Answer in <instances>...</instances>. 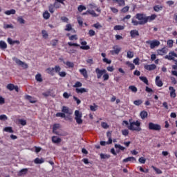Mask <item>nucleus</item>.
<instances>
[{
  "mask_svg": "<svg viewBox=\"0 0 177 177\" xmlns=\"http://www.w3.org/2000/svg\"><path fill=\"white\" fill-rule=\"evenodd\" d=\"M95 74L97 80H100L102 77L104 81H108L109 78H110V76L109 75V73H107V71L106 69L96 68Z\"/></svg>",
  "mask_w": 177,
  "mask_h": 177,
  "instance_id": "f257e3e1",
  "label": "nucleus"
},
{
  "mask_svg": "<svg viewBox=\"0 0 177 177\" xmlns=\"http://www.w3.org/2000/svg\"><path fill=\"white\" fill-rule=\"evenodd\" d=\"M140 125H142V123L139 120L131 122L128 126V129L130 131H136V132H140V131H142Z\"/></svg>",
  "mask_w": 177,
  "mask_h": 177,
  "instance_id": "f03ea898",
  "label": "nucleus"
},
{
  "mask_svg": "<svg viewBox=\"0 0 177 177\" xmlns=\"http://www.w3.org/2000/svg\"><path fill=\"white\" fill-rule=\"evenodd\" d=\"M75 120L79 125H81L82 124V113L80 112V111L76 110L75 111Z\"/></svg>",
  "mask_w": 177,
  "mask_h": 177,
  "instance_id": "7ed1b4c3",
  "label": "nucleus"
},
{
  "mask_svg": "<svg viewBox=\"0 0 177 177\" xmlns=\"http://www.w3.org/2000/svg\"><path fill=\"white\" fill-rule=\"evenodd\" d=\"M146 44H147V45H150V48L151 49H154V48H157L158 46H160V42L158 40H148L146 41Z\"/></svg>",
  "mask_w": 177,
  "mask_h": 177,
  "instance_id": "20e7f679",
  "label": "nucleus"
},
{
  "mask_svg": "<svg viewBox=\"0 0 177 177\" xmlns=\"http://www.w3.org/2000/svg\"><path fill=\"white\" fill-rule=\"evenodd\" d=\"M136 19L139 20L140 22L142 23V25H145L146 23H147V16L145 14H136Z\"/></svg>",
  "mask_w": 177,
  "mask_h": 177,
  "instance_id": "39448f33",
  "label": "nucleus"
},
{
  "mask_svg": "<svg viewBox=\"0 0 177 177\" xmlns=\"http://www.w3.org/2000/svg\"><path fill=\"white\" fill-rule=\"evenodd\" d=\"M148 128L150 131H161V125L153 122L148 124Z\"/></svg>",
  "mask_w": 177,
  "mask_h": 177,
  "instance_id": "423d86ee",
  "label": "nucleus"
},
{
  "mask_svg": "<svg viewBox=\"0 0 177 177\" xmlns=\"http://www.w3.org/2000/svg\"><path fill=\"white\" fill-rule=\"evenodd\" d=\"M12 60L16 63V64H17V66H20L22 68H28V65L19 59L17 57H12Z\"/></svg>",
  "mask_w": 177,
  "mask_h": 177,
  "instance_id": "0eeeda50",
  "label": "nucleus"
},
{
  "mask_svg": "<svg viewBox=\"0 0 177 177\" xmlns=\"http://www.w3.org/2000/svg\"><path fill=\"white\" fill-rule=\"evenodd\" d=\"M53 132L55 135H58V136H64V134L60 133V124H55L53 127Z\"/></svg>",
  "mask_w": 177,
  "mask_h": 177,
  "instance_id": "6e6552de",
  "label": "nucleus"
},
{
  "mask_svg": "<svg viewBox=\"0 0 177 177\" xmlns=\"http://www.w3.org/2000/svg\"><path fill=\"white\" fill-rule=\"evenodd\" d=\"M175 57H177V54L175 52H170L166 56H165V59H167V60H174L175 62Z\"/></svg>",
  "mask_w": 177,
  "mask_h": 177,
  "instance_id": "1a4fd4ad",
  "label": "nucleus"
},
{
  "mask_svg": "<svg viewBox=\"0 0 177 177\" xmlns=\"http://www.w3.org/2000/svg\"><path fill=\"white\" fill-rule=\"evenodd\" d=\"M156 52L159 56H164V55L168 53V48L167 47H163L161 49H158Z\"/></svg>",
  "mask_w": 177,
  "mask_h": 177,
  "instance_id": "9d476101",
  "label": "nucleus"
},
{
  "mask_svg": "<svg viewBox=\"0 0 177 177\" xmlns=\"http://www.w3.org/2000/svg\"><path fill=\"white\" fill-rule=\"evenodd\" d=\"M6 88L8 91H15L16 92H19V87L17 86H15L13 84H8Z\"/></svg>",
  "mask_w": 177,
  "mask_h": 177,
  "instance_id": "9b49d317",
  "label": "nucleus"
},
{
  "mask_svg": "<svg viewBox=\"0 0 177 177\" xmlns=\"http://www.w3.org/2000/svg\"><path fill=\"white\" fill-rule=\"evenodd\" d=\"M144 68L148 71H153L157 68V66L156 64L145 65Z\"/></svg>",
  "mask_w": 177,
  "mask_h": 177,
  "instance_id": "f8f14e48",
  "label": "nucleus"
},
{
  "mask_svg": "<svg viewBox=\"0 0 177 177\" xmlns=\"http://www.w3.org/2000/svg\"><path fill=\"white\" fill-rule=\"evenodd\" d=\"M80 74L86 80L88 78V71L85 68H81L79 70Z\"/></svg>",
  "mask_w": 177,
  "mask_h": 177,
  "instance_id": "ddd939ff",
  "label": "nucleus"
},
{
  "mask_svg": "<svg viewBox=\"0 0 177 177\" xmlns=\"http://www.w3.org/2000/svg\"><path fill=\"white\" fill-rule=\"evenodd\" d=\"M25 99L26 100H28V102H30V103H37V98L32 97L30 95H26Z\"/></svg>",
  "mask_w": 177,
  "mask_h": 177,
  "instance_id": "4468645a",
  "label": "nucleus"
},
{
  "mask_svg": "<svg viewBox=\"0 0 177 177\" xmlns=\"http://www.w3.org/2000/svg\"><path fill=\"white\" fill-rule=\"evenodd\" d=\"M130 35L131 38H135L136 37H139V31L136 30H132L130 31Z\"/></svg>",
  "mask_w": 177,
  "mask_h": 177,
  "instance_id": "2eb2a0df",
  "label": "nucleus"
},
{
  "mask_svg": "<svg viewBox=\"0 0 177 177\" xmlns=\"http://www.w3.org/2000/svg\"><path fill=\"white\" fill-rule=\"evenodd\" d=\"M52 142L53 143L59 144L60 142H62V138L57 137V136H53L52 137Z\"/></svg>",
  "mask_w": 177,
  "mask_h": 177,
  "instance_id": "dca6fc26",
  "label": "nucleus"
},
{
  "mask_svg": "<svg viewBox=\"0 0 177 177\" xmlns=\"http://www.w3.org/2000/svg\"><path fill=\"white\" fill-rule=\"evenodd\" d=\"M169 91H170V96L171 97H176V93L175 88H174V87L170 86L169 88Z\"/></svg>",
  "mask_w": 177,
  "mask_h": 177,
  "instance_id": "f3484780",
  "label": "nucleus"
},
{
  "mask_svg": "<svg viewBox=\"0 0 177 177\" xmlns=\"http://www.w3.org/2000/svg\"><path fill=\"white\" fill-rule=\"evenodd\" d=\"M82 46H80V49H83L84 50H88L89 49V46H86V41H84L81 42Z\"/></svg>",
  "mask_w": 177,
  "mask_h": 177,
  "instance_id": "a211bd4d",
  "label": "nucleus"
},
{
  "mask_svg": "<svg viewBox=\"0 0 177 177\" xmlns=\"http://www.w3.org/2000/svg\"><path fill=\"white\" fill-rule=\"evenodd\" d=\"M8 48V44L5 41H0V49H2V50H5Z\"/></svg>",
  "mask_w": 177,
  "mask_h": 177,
  "instance_id": "6ab92c4d",
  "label": "nucleus"
},
{
  "mask_svg": "<svg viewBox=\"0 0 177 177\" xmlns=\"http://www.w3.org/2000/svg\"><path fill=\"white\" fill-rule=\"evenodd\" d=\"M62 111L64 113V114H73V112L70 111V109L67 106H63Z\"/></svg>",
  "mask_w": 177,
  "mask_h": 177,
  "instance_id": "aec40b11",
  "label": "nucleus"
},
{
  "mask_svg": "<svg viewBox=\"0 0 177 177\" xmlns=\"http://www.w3.org/2000/svg\"><path fill=\"white\" fill-rule=\"evenodd\" d=\"M114 50H111V53H112V55H114V53L115 55H118L120 53V52H121V48H118L117 46H114L113 47Z\"/></svg>",
  "mask_w": 177,
  "mask_h": 177,
  "instance_id": "412c9836",
  "label": "nucleus"
},
{
  "mask_svg": "<svg viewBox=\"0 0 177 177\" xmlns=\"http://www.w3.org/2000/svg\"><path fill=\"white\" fill-rule=\"evenodd\" d=\"M156 84L157 86H159V87L162 86V85H163L162 81H161L160 80V76H156Z\"/></svg>",
  "mask_w": 177,
  "mask_h": 177,
  "instance_id": "4be33fe9",
  "label": "nucleus"
},
{
  "mask_svg": "<svg viewBox=\"0 0 177 177\" xmlns=\"http://www.w3.org/2000/svg\"><path fill=\"white\" fill-rule=\"evenodd\" d=\"M113 2H116L118 6H125V0H112Z\"/></svg>",
  "mask_w": 177,
  "mask_h": 177,
  "instance_id": "5701e85b",
  "label": "nucleus"
},
{
  "mask_svg": "<svg viewBox=\"0 0 177 177\" xmlns=\"http://www.w3.org/2000/svg\"><path fill=\"white\" fill-rule=\"evenodd\" d=\"M129 161L133 162V161H136V158L133 156H130L123 160V162H129Z\"/></svg>",
  "mask_w": 177,
  "mask_h": 177,
  "instance_id": "b1692460",
  "label": "nucleus"
},
{
  "mask_svg": "<svg viewBox=\"0 0 177 177\" xmlns=\"http://www.w3.org/2000/svg\"><path fill=\"white\" fill-rule=\"evenodd\" d=\"M88 13L91 15V16L93 17H97V16H99V15L96 14V12H95L93 10H87L85 13H84V15H88Z\"/></svg>",
  "mask_w": 177,
  "mask_h": 177,
  "instance_id": "393cba45",
  "label": "nucleus"
},
{
  "mask_svg": "<svg viewBox=\"0 0 177 177\" xmlns=\"http://www.w3.org/2000/svg\"><path fill=\"white\" fill-rule=\"evenodd\" d=\"M5 15H7V16H10V15H16V10L11 9L10 10L5 11Z\"/></svg>",
  "mask_w": 177,
  "mask_h": 177,
  "instance_id": "a878e982",
  "label": "nucleus"
},
{
  "mask_svg": "<svg viewBox=\"0 0 177 177\" xmlns=\"http://www.w3.org/2000/svg\"><path fill=\"white\" fill-rule=\"evenodd\" d=\"M75 91L77 93H85V92H88V90H86L85 88H77Z\"/></svg>",
  "mask_w": 177,
  "mask_h": 177,
  "instance_id": "bb28decb",
  "label": "nucleus"
},
{
  "mask_svg": "<svg viewBox=\"0 0 177 177\" xmlns=\"http://www.w3.org/2000/svg\"><path fill=\"white\" fill-rule=\"evenodd\" d=\"M106 136L109 138V140L106 142V145H111L113 143V139H111V133L107 132Z\"/></svg>",
  "mask_w": 177,
  "mask_h": 177,
  "instance_id": "cd10ccee",
  "label": "nucleus"
},
{
  "mask_svg": "<svg viewBox=\"0 0 177 177\" xmlns=\"http://www.w3.org/2000/svg\"><path fill=\"white\" fill-rule=\"evenodd\" d=\"M157 17V15H152L151 16L147 17V23L149 21H153V20H155V19Z\"/></svg>",
  "mask_w": 177,
  "mask_h": 177,
  "instance_id": "c85d7f7f",
  "label": "nucleus"
},
{
  "mask_svg": "<svg viewBox=\"0 0 177 177\" xmlns=\"http://www.w3.org/2000/svg\"><path fill=\"white\" fill-rule=\"evenodd\" d=\"M131 23L132 24H133L134 26H143L142 22H140V21H137L135 19H132L131 20Z\"/></svg>",
  "mask_w": 177,
  "mask_h": 177,
  "instance_id": "c756f323",
  "label": "nucleus"
},
{
  "mask_svg": "<svg viewBox=\"0 0 177 177\" xmlns=\"http://www.w3.org/2000/svg\"><path fill=\"white\" fill-rule=\"evenodd\" d=\"M124 28H125L124 26L116 25L114 26L113 30H115V31H118V30H124Z\"/></svg>",
  "mask_w": 177,
  "mask_h": 177,
  "instance_id": "7c9ffc66",
  "label": "nucleus"
},
{
  "mask_svg": "<svg viewBox=\"0 0 177 177\" xmlns=\"http://www.w3.org/2000/svg\"><path fill=\"white\" fill-rule=\"evenodd\" d=\"M126 64L130 68L131 70H135V65L132 62L127 61L126 62Z\"/></svg>",
  "mask_w": 177,
  "mask_h": 177,
  "instance_id": "2f4dec72",
  "label": "nucleus"
},
{
  "mask_svg": "<svg viewBox=\"0 0 177 177\" xmlns=\"http://www.w3.org/2000/svg\"><path fill=\"white\" fill-rule=\"evenodd\" d=\"M140 80L144 82V84H146V85H149V80H147V77L145 76H140Z\"/></svg>",
  "mask_w": 177,
  "mask_h": 177,
  "instance_id": "473e14b6",
  "label": "nucleus"
},
{
  "mask_svg": "<svg viewBox=\"0 0 177 177\" xmlns=\"http://www.w3.org/2000/svg\"><path fill=\"white\" fill-rule=\"evenodd\" d=\"M140 118H142V120H145V118H147V112L146 111H141Z\"/></svg>",
  "mask_w": 177,
  "mask_h": 177,
  "instance_id": "72a5a7b5",
  "label": "nucleus"
},
{
  "mask_svg": "<svg viewBox=\"0 0 177 177\" xmlns=\"http://www.w3.org/2000/svg\"><path fill=\"white\" fill-rule=\"evenodd\" d=\"M17 20L19 24H26V20L23 19V17H18Z\"/></svg>",
  "mask_w": 177,
  "mask_h": 177,
  "instance_id": "f704fd0d",
  "label": "nucleus"
},
{
  "mask_svg": "<svg viewBox=\"0 0 177 177\" xmlns=\"http://www.w3.org/2000/svg\"><path fill=\"white\" fill-rule=\"evenodd\" d=\"M3 28L5 30H8L9 28L13 29V28H15V26H13L12 24H3Z\"/></svg>",
  "mask_w": 177,
  "mask_h": 177,
  "instance_id": "c9c22d12",
  "label": "nucleus"
},
{
  "mask_svg": "<svg viewBox=\"0 0 177 177\" xmlns=\"http://www.w3.org/2000/svg\"><path fill=\"white\" fill-rule=\"evenodd\" d=\"M35 80L37 82H42V75L40 73H38L35 76Z\"/></svg>",
  "mask_w": 177,
  "mask_h": 177,
  "instance_id": "e433bc0d",
  "label": "nucleus"
},
{
  "mask_svg": "<svg viewBox=\"0 0 177 177\" xmlns=\"http://www.w3.org/2000/svg\"><path fill=\"white\" fill-rule=\"evenodd\" d=\"M44 162V158H37L35 159V164H42Z\"/></svg>",
  "mask_w": 177,
  "mask_h": 177,
  "instance_id": "4c0bfd02",
  "label": "nucleus"
},
{
  "mask_svg": "<svg viewBox=\"0 0 177 177\" xmlns=\"http://www.w3.org/2000/svg\"><path fill=\"white\" fill-rule=\"evenodd\" d=\"M43 17L44 19H45L46 20H48V19H49L50 17V14H49V12L46 11L43 13Z\"/></svg>",
  "mask_w": 177,
  "mask_h": 177,
  "instance_id": "58836bf2",
  "label": "nucleus"
},
{
  "mask_svg": "<svg viewBox=\"0 0 177 177\" xmlns=\"http://www.w3.org/2000/svg\"><path fill=\"white\" fill-rule=\"evenodd\" d=\"M66 35H67V37H69L70 41H74V39L75 40L78 39V37H77V35H74L70 36V34L68 33Z\"/></svg>",
  "mask_w": 177,
  "mask_h": 177,
  "instance_id": "ea45409f",
  "label": "nucleus"
},
{
  "mask_svg": "<svg viewBox=\"0 0 177 177\" xmlns=\"http://www.w3.org/2000/svg\"><path fill=\"white\" fill-rule=\"evenodd\" d=\"M129 89H130V91H131V92H133L134 93H136V92H138V88H136V86H129Z\"/></svg>",
  "mask_w": 177,
  "mask_h": 177,
  "instance_id": "a19ab883",
  "label": "nucleus"
},
{
  "mask_svg": "<svg viewBox=\"0 0 177 177\" xmlns=\"http://www.w3.org/2000/svg\"><path fill=\"white\" fill-rule=\"evenodd\" d=\"M55 5L50 4L48 7V10L50 13H54L55 12Z\"/></svg>",
  "mask_w": 177,
  "mask_h": 177,
  "instance_id": "79ce46f5",
  "label": "nucleus"
},
{
  "mask_svg": "<svg viewBox=\"0 0 177 177\" xmlns=\"http://www.w3.org/2000/svg\"><path fill=\"white\" fill-rule=\"evenodd\" d=\"M64 30H65V31H73V26H71V24H68L66 26V28Z\"/></svg>",
  "mask_w": 177,
  "mask_h": 177,
  "instance_id": "37998d69",
  "label": "nucleus"
},
{
  "mask_svg": "<svg viewBox=\"0 0 177 177\" xmlns=\"http://www.w3.org/2000/svg\"><path fill=\"white\" fill-rule=\"evenodd\" d=\"M142 103L143 100H138L133 102V104H135V106H140V104H142Z\"/></svg>",
  "mask_w": 177,
  "mask_h": 177,
  "instance_id": "c03bdc74",
  "label": "nucleus"
},
{
  "mask_svg": "<svg viewBox=\"0 0 177 177\" xmlns=\"http://www.w3.org/2000/svg\"><path fill=\"white\" fill-rule=\"evenodd\" d=\"M115 148L118 149L119 150H121L122 151H124V150H125V147H124L118 144L115 145Z\"/></svg>",
  "mask_w": 177,
  "mask_h": 177,
  "instance_id": "a18cd8bd",
  "label": "nucleus"
},
{
  "mask_svg": "<svg viewBox=\"0 0 177 177\" xmlns=\"http://www.w3.org/2000/svg\"><path fill=\"white\" fill-rule=\"evenodd\" d=\"M153 10L155 12H160V10H162V6H155L153 7Z\"/></svg>",
  "mask_w": 177,
  "mask_h": 177,
  "instance_id": "49530a36",
  "label": "nucleus"
},
{
  "mask_svg": "<svg viewBox=\"0 0 177 177\" xmlns=\"http://www.w3.org/2000/svg\"><path fill=\"white\" fill-rule=\"evenodd\" d=\"M27 171H28V169H22L19 173V176H21L22 175H26V174H27Z\"/></svg>",
  "mask_w": 177,
  "mask_h": 177,
  "instance_id": "de8ad7c7",
  "label": "nucleus"
},
{
  "mask_svg": "<svg viewBox=\"0 0 177 177\" xmlns=\"http://www.w3.org/2000/svg\"><path fill=\"white\" fill-rule=\"evenodd\" d=\"M151 168H153V169L156 171V174H162V171H161V169L154 167V166H151Z\"/></svg>",
  "mask_w": 177,
  "mask_h": 177,
  "instance_id": "09e8293b",
  "label": "nucleus"
},
{
  "mask_svg": "<svg viewBox=\"0 0 177 177\" xmlns=\"http://www.w3.org/2000/svg\"><path fill=\"white\" fill-rule=\"evenodd\" d=\"M3 131H5V132H9V133H13V129H12L10 127L4 128Z\"/></svg>",
  "mask_w": 177,
  "mask_h": 177,
  "instance_id": "8fccbe9b",
  "label": "nucleus"
},
{
  "mask_svg": "<svg viewBox=\"0 0 177 177\" xmlns=\"http://www.w3.org/2000/svg\"><path fill=\"white\" fill-rule=\"evenodd\" d=\"M77 10L79 12H82V10H86V7H85V6L80 5L78 6Z\"/></svg>",
  "mask_w": 177,
  "mask_h": 177,
  "instance_id": "3c124183",
  "label": "nucleus"
},
{
  "mask_svg": "<svg viewBox=\"0 0 177 177\" xmlns=\"http://www.w3.org/2000/svg\"><path fill=\"white\" fill-rule=\"evenodd\" d=\"M133 51H127L128 59H132V57H133Z\"/></svg>",
  "mask_w": 177,
  "mask_h": 177,
  "instance_id": "603ef678",
  "label": "nucleus"
},
{
  "mask_svg": "<svg viewBox=\"0 0 177 177\" xmlns=\"http://www.w3.org/2000/svg\"><path fill=\"white\" fill-rule=\"evenodd\" d=\"M41 34H42L43 38H45V39H47L48 37V32H46V30H42Z\"/></svg>",
  "mask_w": 177,
  "mask_h": 177,
  "instance_id": "864d4df0",
  "label": "nucleus"
},
{
  "mask_svg": "<svg viewBox=\"0 0 177 177\" xmlns=\"http://www.w3.org/2000/svg\"><path fill=\"white\" fill-rule=\"evenodd\" d=\"M82 86V83L80 82H76V83L73 85V88H81Z\"/></svg>",
  "mask_w": 177,
  "mask_h": 177,
  "instance_id": "5fc2aeb1",
  "label": "nucleus"
},
{
  "mask_svg": "<svg viewBox=\"0 0 177 177\" xmlns=\"http://www.w3.org/2000/svg\"><path fill=\"white\" fill-rule=\"evenodd\" d=\"M167 46H169V48H172V46H174V40H172V39L168 40Z\"/></svg>",
  "mask_w": 177,
  "mask_h": 177,
  "instance_id": "6e6d98bb",
  "label": "nucleus"
},
{
  "mask_svg": "<svg viewBox=\"0 0 177 177\" xmlns=\"http://www.w3.org/2000/svg\"><path fill=\"white\" fill-rule=\"evenodd\" d=\"M110 157V155L104 154V153H101L100 154V158L102 160H105L106 158H109Z\"/></svg>",
  "mask_w": 177,
  "mask_h": 177,
  "instance_id": "4d7b16f0",
  "label": "nucleus"
},
{
  "mask_svg": "<svg viewBox=\"0 0 177 177\" xmlns=\"http://www.w3.org/2000/svg\"><path fill=\"white\" fill-rule=\"evenodd\" d=\"M101 126L104 128V129H107L109 128V124L105 122H102Z\"/></svg>",
  "mask_w": 177,
  "mask_h": 177,
  "instance_id": "13d9d810",
  "label": "nucleus"
},
{
  "mask_svg": "<svg viewBox=\"0 0 177 177\" xmlns=\"http://www.w3.org/2000/svg\"><path fill=\"white\" fill-rule=\"evenodd\" d=\"M138 161L140 164H145L146 163V158H145L144 157H140L138 159Z\"/></svg>",
  "mask_w": 177,
  "mask_h": 177,
  "instance_id": "bf43d9fd",
  "label": "nucleus"
},
{
  "mask_svg": "<svg viewBox=\"0 0 177 177\" xmlns=\"http://www.w3.org/2000/svg\"><path fill=\"white\" fill-rule=\"evenodd\" d=\"M90 109L91 110V111H96V110H97V105H91Z\"/></svg>",
  "mask_w": 177,
  "mask_h": 177,
  "instance_id": "052dcab7",
  "label": "nucleus"
},
{
  "mask_svg": "<svg viewBox=\"0 0 177 177\" xmlns=\"http://www.w3.org/2000/svg\"><path fill=\"white\" fill-rule=\"evenodd\" d=\"M56 117H61L62 118H66V114L63 113H57Z\"/></svg>",
  "mask_w": 177,
  "mask_h": 177,
  "instance_id": "680f3d73",
  "label": "nucleus"
},
{
  "mask_svg": "<svg viewBox=\"0 0 177 177\" xmlns=\"http://www.w3.org/2000/svg\"><path fill=\"white\" fill-rule=\"evenodd\" d=\"M93 27H95V28H96L97 30H100V28H102V26L100 25V24L97 23L93 25Z\"/></svg>",
  "mask_w": 177,
  "mask_h": 177,
  "instance_id": "e2e57ef3",
  "label": "nucleus"
},
{
  "mask_svg": "<svg viewBox=\"0 0 177 177\" xmlns=\"http://www.w3.org/2000/svg\"><path fill=\"white\" fill-rule=\"evenodd\" d=\"M54 71H55L54 68H48L46 69V73H48V74H53Z\"/></svg>",
  "mask_w": 177,
  "mask_h": 177,
  "instance_id": "0e129e2a",
  "label": "nucleus"
},
{
  "mask_svg": "<svg viewBox=\"0 0 177 177\" xmlns=\"http://www.w3.org/2000/svg\"><path fill=\"white\" fill-rule=\"evenodd\" d=\"M6 120H8V116H6V115H0V121H6Z\"/></svg>",
  "mask_w": 177,
  "mask_h": 177,
  "instance_id": "69168bd1",
  "label": "nucleus"
},
{
  "mask_svg": "<svg viewBox=\"0 0 177 177\" xmlns=\"http://www.w3.org/2000/svg\"><path fill=\"white\" fill-rule=\"evenodd\" d=\"M19 124H21V125H23V126L27 125V121H26L25 120L19 119Z\"/></svg>",
  "mask_w": 177,
  "mask_h": 177,
  "instance_id": "338daca9",
  "label": "nucleus"
},
{
  "mask_svg": "<svg viewBox=\"0 0 177 177\" xmlns=\"http://www.w3.org/2000/svg\"><path fill=\"white\" fill-rule=\"evenodd\" d=\"M54 70L55 71V73H60V71L62 70V68H60V66H55V68H54Z\"/></svg>",
  "mask_w": 177,
  "mask_h": 177,
  "instance_id": "774afa93",
  "label": "nucleus"
}]
</instances>
